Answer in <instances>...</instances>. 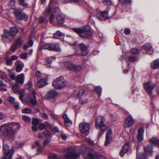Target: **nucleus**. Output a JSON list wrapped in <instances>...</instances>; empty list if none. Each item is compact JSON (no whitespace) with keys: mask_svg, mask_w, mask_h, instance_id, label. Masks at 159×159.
Returning a JSON list of instances; mask_svg holds the SVG:
<instances>
[{"mask_svg":"<svg viewBox=\"0 0 159 159\" xmlns=\"http://www.w3.org/2000/svg\"><path fill=\"white\" fill-rule=\"evenodd\" d=\"M20 127L18 123L2 125L0 126V137L4 141H12Z\"/></svg>","mask_w":159,"mask_h":159,"instance_id":"obj_1","label":"nucleus"},{"mask_svg":"<svg viewBox=\"0 0 159 159\" xmlns=\"http://www.w3.org/2000/svg\"><path fill=\"white\" fill-rule=\"evenodd\" d=\"M72 30L83 39H87L92 35L89 26L83 27L82 28H73Z\"/></svg>","mask_w":159,"mask_h":159,"instance_id":"obj_2","label":"nucleus"},{"mask_svg":"<svg viewBox=\"0 0 159 159\" xmlns=\"http://www.w3.org/2000/svg\"><path fill=\"white\" fill-rule=\"evenodd\" d=\"M19 30L16 27L11 28L9 30L10 35L8 32H4L2 35V40L5 41L9 42L11 41L12 39V36H16Z\"/></svg>","mask_w":159,"mask_h":159,"instance_id":"obj_3","label":"nucleus"},{"mask_svg":"<svg viewBox=\"0 0 159 159\" xmlns=\"http://www.w3.org/2000/svg\"><path fill=\"white\" fill-rule=\"evenodd\" d=\"M105 120V118L102 116H99L97 117L95 119L96 127L100 128L101 130L102 131L101 134L100 135L99 134L98 136L99 137L103 134L106 129H107V127L104 124Z\"/></svg>","mask_w":159,"mask_h":159,"instance_id":"obj_4","label":"nucleus"},{"mask_svg":"<svg viewBox=\"0 0 159 159\" xmlns=\"http://www.w3.org/2000/svg\"><path fill=\"white\" fill-rule=\"evenodd\" d=\"M66 84L67 82L62 76L58 77L52 83V84L55 88L57 89L63 88L66 86Z\"/></svg>","mask_w":159,"mask_h":159,"instance_id":"obj_5","label":"nucleus"},{"mask_svg":"<svg viewBox=\"0 0 159 159\" xmlns=\"http://www.w3.org/2000/svg\"><path fill=\"white\" fill-rule=\"evenodd\" d=\"M63 152L66 153L63 157L64 159H74L79 157L80 155L79 153L72 152V150L69 148L64 149Z\"/></svg>","mask_w":159,"mask_h":159,"instance_id":"obj_6","label":"nucleus"},{"mask_svg":"<svg viewBox=\"0 0 159 159\" xmlns=\"http://www.w3.org/2000/svg\"><path fill=\"white\" fill-rule=\"evenodd\" d=\"M89 124L85 122L81 123L79 124L80 130L82 136L84 137L88 134L89 132Z\"/></svg>","mask_w":159,"mask_h":159,"instance_id":"obj_7","label":"nucleus"},{"mask_svg":"<svg viewBox=\"0 0 159 159\" xmlns=\"http://www.w3.org/2000/svg\"><path fill=\"white\" fill-rule=\"evenodd\" d=\"M83 157L88 159H105L106 157L101 155L99 153L96 152L94 154L89 152L88 154H84Z\"/></svg>","mask_w":159,"mask_h":159,"instance_id":"obj_8","label":"nucleus"},{"mask_svg":"<svg viewBox=\"0 0 159 159\" xmlns=\"http://www.w3.org/2000/svg\"><path fill=\"white\" fill-rule=\"evenodd\" d=\"M54 2L53 0H51L50 2L49 5L48 6V8L47 9L44 11V16H41L39 19V22L41 23H47L48 20L46 19V16L50 13L51 11V8L50 5L52 3Z\"/></svg>","mask_w":159,"mask_h":159,"instance_id":"obj_9","label":"nucleus"},{"mask_svg":"<svg viewBox=\"0 0 159 159\" xmlns=\"http://www.w3.org/2000/svg\"><path fill=\"white\" fill-rule=\"evenodd\" d=\"M14 14L16 18L18 20H27L28 19V16L26 14L24 13L21 10L17 9L14 11Z\"/></svg>","mask_w":159,"mask_h":159,"instance_id":"obj_10","label":"nucleus"},{"mask_svg":"<svg viewBox=\"0 0 159 159\" xmlns=\"http://www.w3.org/2000/svg\"><path fill=\"white\" fill-rule=\"evenodd\" d=\"M60 11V8L58 7H56L54 8V11L50 15L49 22L50 23L55 24L57 21V17Z\"/></svg>","mask_w":159,"mask_h":159,"instance_id":"obj_11","label":"nucleus"},{"mask_svg":"<svg viewBox=\"0 0 159 159\" xmlns=\"http://www.w3.org/2000/svg\"><path fill=\"white\" fill-rule=\"evenodd\" d=\"M36 98V92L34 90H33L32 91L29 97L25 98V100L26 101L29 102L33 105H35L37 103Z\"/></svg>","mask_w":159,"mask_h":159,"instance_id":"obj_12","label":"nucleus"},{"mask_svg":"<svg viewBox=\"0 0 159 159\" xmlns=\"http://www.w3.org/2000/svg\"><path fill=\"white\" fill-rule=\"evenodd\" d=\"M144 88L147 92L151 94L154 87V85L151 81L145 83L143 84Z\"/></svg>","mask_w":159,"mask_h":159,"instance_id":"obj_13","label":"nucleus"},{"mask_svg":"<svg viewBox=\"0 0 159 159\" xmlns=\"http://www.w3.org/2000/svg\"><path fill=\"white\" fill-rule=\"evenodd\" d=\"M37 80L38 82L36 84V85L39 88H42L48 84V80L46 78L39 77L37 78Z\"/></svg>","mask_w":159,"mask_h":159,"instance_id":"obj_14","label":"nucleus"},{"mask_svg":"<svg viewBox=\"0 0 159 159\" xmlns=\"http://www.w3.org/2000/svg\"><path fill=\"white\" fill-rule=\"evenodd\" d=\"M21 44L22 39L19 38L16 40L15 43L11 46L10 48L11 51L13 52H15L16 50L21 46Z\"/></svg>","mask_w":159,"mask_h":159,"instance_id":"obj_15","label":"nucleus"},{"mask_svg":"<svg viewBox=\"0 0 159 159\" xmlns=\"http://www.w3.org/2000/svg\"><path fill=\"white\" fill-rule=\"evenodd\" d=\"M65 15L60 11L57 17V21L59 24H62L65 19Z\"/></svg>","mask_w":159,"mask_h":159,"instance_id":"obj_16","label":"nucleus"},{"mask_svg":"<svg viewBox=\"0 0 159 159\" xmlns=\"http://www.w3.org/2000/svg\"><path fill=\"white\" fill-rule=\"evenodd\" d=\"M3 151L5 155H10V154H11L12 156L14 151L12 149H9L8 146L7 144H4L3 146Z\"/></svg>","mask_w":159,"mask_h":159,"instance_id":"obj_17","label":"nucleus"},{"mask_svg":"<svg viewBox=\"0 0 159 159\" xmlns=\"http://www.w3.org/2000/svg\"><path fill=\"white\" fill-rule=\"evenodd\" d=\"M134 120L131 116H129L125 120V126L126 127H130L134 124Z\"/></svg>","mask_w":159,"mask_h":159,"instance_id":"obj_18","label":"nucleus"},{"mask_svg":"<svg viewBox=\"0 0 159 159\" xmlns=\"http://www.w3.org/2000/svg\"><path fill=\"white\" fill-rule=\"evenodd\" d=\"M85 90L83 89H79L74 92V94L76 96L79 98H84L85 97Z\"/></svg>","mask_w":159,"mask_h":159,"instance_id":"obj_19","label":"nucleus"},{"mask_svg":"<svg viewBox=\"0 0 159 159\" xmlns=\"http://www.w3.org/2000/svg\"><path fill=\"white\" fill-rule=\"evenodd\" d=\"M144 133V129L143 128H141L139 129L137 139L139 142H141L143 141V139Z\"/></svg>","mask_w":159,"mask_h":159,"instance_id":"obj_20","label":"nucleus"},{"mask_svg":"<svg viewBox=\"0 0 159 159\" xmlns=\"http://www.w3.org/2000/svg\"><path fill=\"white\" fill-rule=\"evenodd\" d=\"M25 75L24 73H21L16 76V82L17 83L23 84L24 82Z\"/></svg>","mask_w":159,"mask_h":159,"instance_id":"obj_21","label":"nucleus"},{"mask_svg":"<svg viewBox=\"0 0 159 159\" xmlns=\"http://www.w3.org/2000/svg\"><path fill=\"white\" fill-rule=\"evenodd\" d=\"M129 148V145L126 143L124 144L123 146L122 149L119 153L120 155L123 157L124 156V155L128 151V149Z\"/></svg>","mask_w":159,"mask_h":159,"instance_id":"obj_22","label":"nucleus"},{"mask_svg":"<svg viewBox=\"0 0 159 159\" xmlns=\"http://www.w3.org/2000/svg\"><path fill=\"white\" fill-rule=\"evenodd\" d=\"M16 71L18 73L20 72L24 66V64L19 61L17 60L16 62Z\"/></svg>","mask_w":159,"mask_h":159,"instance_id":"obj_23","label":"nucleus"},{"mask_svg":"<svg viewBox=\"0 0 159 159\" xmlns=\"http://www.w3.org/2000/svg\"><path fill=\"white\" fill-rule=\"evenodd\" d=\"M80 47L81 49L82 55L83 56H85L87 54V47L83 43H81L80 44Z\"/></svg>","mask_w":159,"mask_h":159,"instance_id":"obj_24","label":"nucleus"},{"mask_svg":"<svg viewBox=\"0 0 159 159\" xmlns=\"http://www.w3.org/2000/svg\"><path fill=\"white\" fill-rule=\"evenodd\" d=\"M43 48L52 50V49H53L52 48V44L48 43L45 44L43 46H40L39 50H41Z\"/></svg>","mask_w":159,"mask_h":159,"instance_id":"obj_25","label":"nucleus"},{"mask_svg":"<svg viewBox=\"0 0 159 159\" xmlns=\"http://www.w3.org/2000/svg\"><path fill=\"white\" fill-rule=\"evenodd\" d=\"M64 66L68 70L72 71L73 67H74V64L71 62H65L64 63Z\"/></svg>","mask_w":159,"mask_h":159,"instance_id":"obj_26","label":"nucleus"},{"mask_svg":"<svg viewBox=\"0 0 159 159\" xmlns=\"http://www.w3.org/2000/svg\"><path fill=\"white\" fill-rule=\"evenodd\" d=\"M63 118L66 125H70L71 124L72 121L68 117L66 114H64L63 116Z\"/></svg>","mask_w":159,"mask_h":159,"instance_id":"obj_27","label":"nucleus"},{"mask_svg":"<svg viewBox=\"0 0 159 159\" xmlns=\"http://www.w3.org/2000/svg\"><path fill=\"white\" fill-rule=\"evenodd\" d=\"M58 95L57 93L54 90H52L48 92V95L49 98H54Z\"/></svg>","mask_w":159,"mask_h":159,"instance_id":"obj_28","label":"nucleus"},{"mask_svg":"<svg viewBox=\"0 0 159 159\" xmlns=\"http://www.w3.org/2000/svg\"><path fill=\"white\" fill-rule=\"evenodd\" d=\"M151 67L153 69L159 68V59L154 60L151 64Z\"/></svg>","mask_w":159,"mask_h":159,"instance_id":"obj_29","label":"nucleus"},{"mask_svg":"<svg viewBox=\"0 0 159 159\" xmlns=\"http://www.w3.org/2000/svg\"><path fill=\"white\" fill-rule=\"evenodd\" d=\"M106 130H107V132L106 137L112 139L113 132L111 129L110 128H108L107 127V129Z\"/></svg>","mask_w":159,"mask_h":159,"instance_id":"obj_30","label":"nucleus"},{"mask_svg":"<svg viewBox=\"0 0 159 159\" xmlns=\"http://www.w3.org/2000/svg\"><path fill=\"white\" fill-rule=\"evenodd\" d=\"M149 141L151 143L159 147V140L155 138H152L150 139Z\"/></svg>","mask_w":159,"mask_h":159,"instance_id":"obj_31","label":"nucleus"},{"mask_svg":"<svg viewBox=\"0 0 159 159\" xmlns=\"http://www.w3.org/2000/svg\"><path fill=\"white\" fill-rule=\"evenodd\" d=\"M19 86L18 84H14L12 86V90L13 92L15 93H19Z\"/></svg>","mask_w":159,"mask_h":159,"instance_id":"obj_32","label":"nucleus"},{"mask_svg":"<svg viewBox=\"0 0 159 159\" xmlns=\"http://www.w3.org/2000/svg\"><path fill=\"white\" fill-rule=\"evenodd\" d=\"M64 37L63 34L60 31H58L54 34V37L56 38L61 39Z\"/></svg>","mask_w":159,"mask_h":159,"instance_id":"obj_33","label":"nucleus"},{"mask_svg":"<svg viewBox=\"0 0 159 159\" xmlns=\"http://www.w3.org/2000/svg\"><path fill=\"white\" fill-rule=\"evenodd\" d=\"M152 46L150 43H145L143 46V48L146 51H148L152 49Z\"/></svg>","mask_w":159,"mask_h":159,"instance_id":"obj_34","label":"nucleus"},{"mask_svg":"<svg viewBox=\"0 0 159 159\" xmlns=\"http://www.w3.org/2000/svg\"><path fill=\"white\" fill-rule=\"evenodd\" d=\"M145 152L148 153L150 155L152 153V148L150 146H148L144 148Z\"/></svg>","mask_w":159,"mask_h":159,"instance_id":"obj_35","label":"nucleus"},{"mask_svg":"<svg viewBox=\"0 0 159 159\" xmlns=\"http://www.w3.org/2000/svg\"><path fill=\"white\" fill-rule=\"evenodd\" d=\"M52 50H55L57 52H60L61 50V48L59 47V46L57 43H55L54 44H52Z\"/></svg>","mask_w":159,"mask_h":159,"instance_id":"obj_36","label":"nucleus"},{"mask_svg":"<svg viewBox=\"0 0 159 159\" xmlns=\"http://www.w3.org/2000/svg\"><path fill=\"white\" fill-rule=\"evenodd\" d=\"M49 159H58L59 156L54 153H50L48 156Z\"/></svg>","mask_w":159,"mask_h":159,"instance_id":"obj_37","label":"nucleus"},{"mask_svg":"<svg viewBox=\"0 0 159 159\" xmlns=\"http://www.w3.org/2000/svg\"><path fill=\"white\" fill-rule=\"evenodd\" d=\"M137 157L139 159H147L146 155L144 153H138Z\"/></svg>","mask_w":159,"mask_h":159,"instance_id":"obj_38","label":"nucleus"},{"mask_svg":"<svg viewBox=\"0 0 159 159\" xmlns=\"http://www.w3.org/2000/svg\"><path fill=\"white\" fill-rule=\"evenodd\" d=\"M82 69L81 67L79 65H74V67H73V70L72 71L75 72H78L81 70Z\"/></svg>","mask_w":159,"mask_h":159,"instance_id":"obj_39","label":"nucleus"},{"mask_svg":"<svg viewBox=\"0 0 159 159\" xmlns=\"http://www.w3.org/2000/svg\"><path fill=\"white\" fill-rule=\"evenodd\" d=\"M95 90L97 93L99 97H100L101 95L102 89L101 87L98 86L95 87Z\"/></svg>","mask_w":159,"mask_h":159,"instance_id":"obj_40","label":"nucleus"},{"mask_svg":"<svg viewBox=\"0 0 159 159\" xmlns=\"http://www.w3.org/2000/svg\"><path fill=\"white\" fill-rule=\"evenodd\" d=\"M32 86L33 85L32 81H29L25 85V87L27 89L30 90L31 89L32 87Z\"/></svg>","mask_w":159,"mask_h":159,"instance_id":"obj_41","label":"nucleus"},{"mask_svg":"<svg viewBox=\"0 0 159 159\" xmlns=\"http://www.w3.org/2000/svg\"><path fill=\"white\" fill-rule=\"evenodd\" d=\"M112 140V139L106 137V139L104 144V146H107L111 143Z\"/></svg>","mask_w":159,"mask_h":159,"instance_id":"obj_42","label":"nucleus"},{"mask_svg":"<svg viewBox=\"0 0 159 159\" xmlns=\"http://www.w3.org/2000/svg\"><path fill=\"white\" fill-rule=\"evenodd\" d=\"M22 118L23 120L26 122H29L30 121L31 119L30 118L25 115L22 116Z\"/></svg>","mask_w":159,"mask_h":159,"instance_id":"obj_43","label":"nucleus"},{"mask_svg":"<svg viewBox=\"0 0 159 159\" xmlns=\"http://www.w3.org/2000/svg\"><path fill=\"white\" fill-rule=\"evenodd\" d=\"M19 1L20 5L25 7H28V4L25 2L24 0H19Z\"/></svg>","mask_w":159,"mask_h":159,"instance_id":"obj_44","label":"nucleus"},{"mask_svg":"<svg viewBox=\"0 0 159 159\" xmlns=\"http://www.w3.org/2000/svg\"><path fill=\"white\" fill-rule=\"evenodd\" d=\"M139 50L137 48L132 49L130 51L131 53L134 54H138L139 53Z\"/></svg>","mask_w":159,"mask_h":159,"instance_id":"obj_45","label":"nucleus"},{"mask_svg":"<svg viewBox=\"0 0 159 159\" xmlns=\"http://www.w3.org/2000/svg\"><path fill=\"white\" fill-rule=\"evenodd\" d=\"M39 123V120L37 118H34L32 121L33 125H38Z\"/></svg>","mask_w":159,"mask_h":159,"instance_id":"obj_46","label":"nucleus"},{"mask_svg":"<svg viewBox=\"0 0 159 159\" xmlns=\"http://www.w3.org/2000/svg\"><path fill=\"white\" fill-rule=\"evenodd\" d=\"M129 60L131 62H134L137 60V58L135 56H130L129 57Z\"/></svg>","mask_w":159,"mask_h":159,"instance_id":"obj_47","label":"nucleus"},{"mask_svg":"<svg viewBox=\"0 0 159 159\" xmlns=\"http://www.w3.org/2000/svg\"><path fill=\"white\" fill-rule=\"evenodd\" d=\"M7 100L11 104L14 103L15 101V98L11 96L9 97L8 98Z\"/></svg>","mask_w":159,"mask_h":159,"instance_id":"obj_48","label":"nucleus"},{"mask_svg":"<svg viewBox=\"0 0 159 159\" xmlns=\"http://www.w3.org/2000/svg\"><path fill=\"white\" fill-rule=\"evenodd\" d=\"M44 136L47 138H49L51 136V134L50 132L47 130H45L44 131Z\"/></svg>","mask_w":159,"mask_h":159,"instance_id":"obj_49","label":"nucleus"},{"mask_svg":"<svg viewBox=\"0 0 159 159\" xmlns=\"http://www.w3.org/2000/svg\"><path fill=\"white\" fill-rule=\"evenodd\" d=\"M20 95H19V98L20 99L21 101H24V96L25 95V93L23 92H19Z\"/></svg>","mask_w":159,"mask_h":159,"instance_id":"obj_50","label":"nucleus"},{"mask_svg":"<svg viewBox=\"0 0 159 159\" xmlns=\"http://www.w3.org/2000/svg\"><path fill=\"white\" fill-rule=\"evenodd\" d=\"M40 146V144L39 142H36L33 145H32V148H35L36 147H39Z\"/></svg>","mask_w":159,"mask_h":159,"instance_id":"obj_51","label":"nucleus"},{"mask_svg":"<svg viewBox=\"0 0 159 159\" xmlns=\"http://www.w3.org/2000/svg\"><path fill=\"white\" fill-rule=\"evenodd\" d=\"M54 58H55L54 57H49L46 60V61L47 63L50 64L52 62V60Z\"/></svg>","mask_w":159,"mask_h":159,"instance_id":"obj_52","label":"nucleus"},{"mask_svg":"<svg viewBox=\"0 0 159 159\" xmlns=\"http://www.w3.org/2000/svg\"><path fill=\"white\" fill-rule=\"evenodd\" d=\"M105 4L106 5H111V2L110 0H102Z\"/></svg>","mask_w":159,"mask_h":159,"instance_id":"obj_53","label":"nucleus"},{"mask_svg":"<svg viewBox=\"0 0 159 159\" xmlns=\"http://www.w3.org/2000/svg\"><path fill=\"white\" fill-rule=\"evenodd\" d=\"M15 2L14 0H11L10 2L9 5L12 8L14 9L15 8Z\"/></svg>","mask_w":159,"mask_h":159,"instance_id":"obj_54","label":"nucleus"},{"mask_svg":"<svg viewBox=\"0 0 159 159\" xmlns=\"http://www.w3.org/2000/svg\"><path fill=\"white\" fill-rule=\"evenodd\" d=\"M24 113H30L31 112V111L29 108H25L22 111Z\"/></svg>","mask_w":159,"mask_h":159,"instance_id":"obj_55","label":"nucleus"},{"mask_svg":"<svg viewBox=\"0 0 159 159\" xmlns=\"http://www.w3.org/2000/svg\"><path fill=\"white\" fill-rule=\"evenodd\" d=\"M84 98H80V101L82 104H85L88 102V101L87 99H84Z\"/></svg>","mask_w":159,"mask_h":159,"instance_id":"obj_56","label":"nucleus"},{"mask_svg":"<svg viewBox=\"0 0 159 159\" xmlns=\"http://www.w3.org/2000/svg\"><path fill=\"white\" fill-rule=\"evenodd\" d=\"M102 13V18H107L108 17V12L107 11H103L101 12Z\"/></svg>","mask_w":159,"mask_h":159,"instance_id":"obj_57","label":"nucleus"},{"mask_svg":"<svg viewBox=\"0 0 159 159\" xmlns=\"http://www.w3.org/2000/svg\"><path fill=\"white\" fill-rule=\"evenodd\" d=\"M102 14L101 13V12H99L98 13H97L96 14V15L97 17L99 20H102Z\"/></svg>","mask_w":159,"mask_h":159,"instance_id":"obj_58","label":"nucleus"},{"mask_svg":"<svg viewBox=\"0 0 159 159\" xmlns=\"http://www.w3.org/2000/svg\"><path fill=\"white\" fill-rule=\"evenodd\" d=\"M13 107L15 109L17 110H18L20 107V106L19 103L17 102L14 103L13 104Z\"/></svg>","mask_w":159,"mask_h":159,"instance_id":"obj_59","label":"nucleus"},{"mask_svg":"<svg viewBox=\"0 0 159 159\" xmlns=\"http://www.w3.org/2000/svg\"><path fill=\"white\" fill-rule=\"evenodd\" d=\"M20 57L22 59H25L27 57V55L25 53H22L20 54Z\"/></svg>","mask_w":159,"mask_h":159,"instance_id":"obj_60","label":"nucleus"},{"mask_svg":"<svg viewBox=\"0 0 159 159\" xmlns=\"http://www.w3.org/2000/svg\"><path fill=\"white\" fill-rule=\"evenodd\" d=\"M41 73L40 71L37 70L35 72V76L37 77V79L39 77H42L41 76Z\"/></svg>","mask_w":159,"mask_h":159,"instance_id":"obj_61","label":"nucleus"},{"mask_svg":"<svg viewBox=\"0 0 159 159\" xmlns=\"http://www.w3.org/2000/svg\"><path fill=\"white\" fill-rule=\"evenodd\" d=\"M6 64L7 65L11 66L12 64V62L11 60L10 59H7L6 61Z\"/></svg>","mask_w":159,"mask_h":159,"instance_id":"obj_62","label":"nucleus"},{"mask_svg":"<svg viewBox=\"0 0 159 159\" xmlns=\"http://www.w3.org/2000/svg\"><path fill=\"white\" fill-rule=\"evenodd\" d=\"M32 130L34 132L38 130V126L37 125H33L32 127Z\"/></svg>","mask_w":159,"mask_h":159,"instance_id":"obj_63","label":"nucleus"},{"mask_svg":"<svg viewBox=\"0 0 159 159\" xmlns=\"http://www.w3.org/2000/svg\"><path fill=\"white\" fill-rule=\"evenodd\" d=\"M12 157L11 154L10 155H5L3 159H11Z\"/></svg>","mask_w":159,"mask_h":159,"instance_id":"obj_64","label":"nucleus"}]
</instances>
